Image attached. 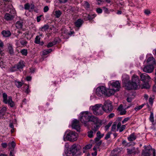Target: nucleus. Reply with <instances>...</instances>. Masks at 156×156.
I'll use <instances>...</instances> for the list:
<instances>
[{"label":"nucleus","mask_w":156,"mask_h":156,"mask_svg":"<svg viewBox=\"0 0 156 156\" xmlns=\"http://www.w3.org/2000/svg\"><path fill=\"white\" fill-rule=\"evenodd\" d=\"M153 90L154 91L156 92V86H154L153 87Z\"/></svg>","instance_id":"64"},{"label":"nucleus","mask_w":156,"mask_h":156,"mask_svg":"<svg viewBox=\"0 0 156 156\" xmlns=\"http://www.w3.org/2000/svg\"><path fill=\"white\" fill-rule=\"evenodd\" d=\"M106 87L104 86H101L98 87L96 90V94L99 97L101 96L103 94L105 95Z\"/></svg>","instance_id":"14"},{"label":"nucleus","mask_w":156,"mask_h":156,"mask_svg":"<svg viewBox=\"0 0 156 156\" xmlns=\"http://www.w3.org/2000/svg\"><path fill=\"white\" fill-rule=\"evenodd\" d=\"M115 115L114 113H111L108 116L109 118H111L113 117Z\"/></svg>","instance_id":"58"},{"label":"nucleus","mask_w":156,"mask_h":156,"mask_svg":"<svg viewBox=\"0 0 156 156\" xmlns=\"http://www.w3.org/2000/svg\"><path fill=\"white\" fill-rule=\"evenodd\" d=\"M93 131L91 130L88 132V136L90 138H92L93 136Z\"/></svg>","instance_id":"37"},{"label":"nucleus","mask_w":156,"mask_h":156,"mask_svg":"<svg viewBox=\"0 0 156 156\" xmlns=\"http://www.w3.org/2000/svg\"><path fill=\"white\" fill-rule=\"evenodd\" d=\"M16 65L18 70L22 69L25 66L24 62L22 61H20Z\"/></svg>","instance_id":"19"},{"label":"nucleus","mask_w":156,"mask_h":156,"mask_svg":"<svg viewBox=\"0 0 156 156\" xmlns=\"http://www.w3.org/2000/svg\"><path fill=\"white\" fill-rule=\"evenodd\" d=\"M97 137L101 138L104 136V134H102V135H101L100 132L99 131H98L97 133Z\"/></svg>","instance_id":"43"},{"label":"nucleus","mask_w":156,"mask_h":156,"mask_svg":"<svg viewBox=\"0 0 156 156\" xmlns=\"http://www.w3.org/2000/svg\"><path fill=\"white\" fill-rule=\"evenodd\" d=\"M109 87L110 88L114 89L115 90L118 91L120 88V84L119 81H110L108 83Z\"/></svg>","instance_id":"11"},{"label":"nucleus","mask_w":156,"mask_h":156,"mask_svg":"<svg viewBox=\"0 0 156 156\" xmlns=\"http://www.w3.org/2000/svg\"><path fill=\"white\" fill-rule=\"evenodd\" d=\"M62 14V12H61L59 10H58L57 11H56L55 12V16L57 18H59L61 16Z\"/></svg>","instance_id":"31"},{"label":"nucleus","mask_w":156,"mask_h":156,"mask_svg":"<svg viewBox=\"0 0 156 156\" xmlns=\"http://www.w3.org/2000/svg\"><path fill=\"white\" fill-rule=\"evenodd\" d=\"M3 46V44L2 41L0 40V47H2Z\"/></svg>","instance_id":"63"},{"label":"nucleus","mask_w":156,"mask_h":156,"mask_svg":"<svg viewBox=\"0 0 156 156\" xmlns=\"http://www.w3.org/2000/svg\"><path fill=\"white\" fill-rule=\"evenodd\" d=\"M16 145V143L13 141L9 144V145L10 147V148H14Z\"/></svg>","instance_id":"35"},{"label":"nucleus","mask_w":156,"mask_h":156,"mask_svg":"<svg viewBox=\"0 0 156 156\" xmlns=\"http://www.w3.org/2000/svg\"><path fill=\"white\" fill-rule=\"evenodd\" d=\"M126 100L128 102H130L132 101V99L131 98H127Z\"/></svg>","instance_id":"62"},{"label":"nucleus","mask_w":156,"mask_h":156,"mask_svg":"<svg viewBox=\"0 0 156 156\" xmlns=\"http://www.w3.org/2000/svg\"><path fill=\"white\" fill-rule=\"evenodd\" d=\"M23 26V21L21 20L19 21H18L15 24L16 27V28L19 29H21L22 28Z\"/></svg>","instance_id":"20"},{"label":"nucleus","mask_w":156,"mask_h":156,"mask_svg":"<svg viewBox=\"0 0 156 156\" xmlns=\"http://www.w3.org/2000/svg\"><path fill=\"white\" fill-rule=\"evenodd\" d=\"M110 126H111L110 124H109V125H108L106 126H105V129L106 130H107V129L109 128V127Z\"/></svg>","instance_id":"60"},{"label":"nucleus","mask_w":156,"mask_h":156,"mask_svg":"<svg viewBox=\"0 0 156 156\" xmlns=\"http://www.w3.org/2000/svg\"><path fill=\"white\" fill-rule=\"evenodd\" d=\"M41 37L39 36H37L35 40V42L36 44H39L40 43Z\"/></svg>","instance_id":"34"},{"label":"nucleus","mask_w":156,"mask_h":156,"mask_svg":"<svg viewBox=\"0 0 156 156\" xmlns=\"http://www.w3.org/2000/svg\"><path fill=\"white\" fill-rule=\"evenodd\" d=\"M80 119L81 122L85 125L87 122H93L94 124L92 129L94 132L96 131L101 125V121L97 117L92 115L91 113L88 112H81L80 114Z\"/></svg>","instance_id":"1"},{"label":"nucleus","mask_w":156,"mask_h":156,"mask_svg":"<svg viewBox=\"0 0 156 156\" xmlns=\"http://www.w3.org/2000/svg\"><path fill=\"white\" fill-rule=\"evenodd\" d=\"M144 12L145 14L147 15H148L151 13V12L150 10L148 9L145 10H144Z\"/></svg>","instance_id":"44"},{"label":"nucleus","mask_w":156,"mask_h":156,"mask_svg":"<svg viewBox=\"0 0 156 156\" xmlns=\"http://www.w3.org/2000/svg\"><path fill=\"white\" fill-rule=\"evenodd\" d=\"M122 79L123 83L125 84L126 89L127 90L136 89L140 85V80L136 75H134L132 76L131 82L129 81V77L126 74L122 75Z\"/></svg>","instance_id":"2"},{"label":"nucleus","mask_w":156,"mask_h":156,"mask_svg":"<svg viewBox=\"0 0 156 156\" xmlns=\"http://www.w3.org/2000/svg\"><path fill=\"white\" fill-rule=\"evenodd\" d=\"M8 46V51L9 53L12 55L14 53V50L12 45L10 44H7Z\"/></svg>","instance_id":"23"},{"label":"nucleus","mask_w":156,"mask_h":156,"mask_svg":"<svg viewBox=\"0 0 156 156\" xmlns=\"http://www.w3.org/2000/svg\"><path fill=\"white\" fill-rule=\"evenodd\" d=\"M117 92L114 89L112 88H110L109 87V88L108 89H106L105 95L110 96L114 95L115 92Z\"/></svg>","instance_id":"16"},{"label":"nucleus","mask_w":156,"mask_h":156,"mask_svg":"<svg viewBox=\"0 0 156 156\" xmlns=\"http://www.w3.org/2000/svg\"><path fill=\"white\" fill-rule=\"evenodd\" d=\"M79 147L76 144L73 145L69 148V150H68L66 153V156H73Z\"/></svg>","instance_id":"10"},{"label":"nucleus","mask_w":156,"mask_h":156,"mask_svg":"<svg viewBox=\"0 0 156 156\" xmlns=\"http://www.w3.org/2000/svg\"><path fill=\"white\" fill-rule=\"evenodd\" d=\"M92 155L93 156H96L97 155V151H95L94 153H92Z\"/></svg>","instance_id":"61"},{"label":"nucleus","mask_w":156,"mask_h":156,"mask_svg":"<svg viewBox=\"0 0 156 156\" xmlns=\"http://www.w3.org/2000/svg\"><path fill=\"white\" fill-rule=\"evenodd\" d=\"M48 28V26L47 25H44V27L41 28V30L45 31Z\"/></svg>","instance_id":"46"},{"label":"nucleus","mask_w":156,"mask_h":156,"mask_svg":"<svg viewBox=\"0 0 156 156\" xmlns=\"http://www.w3.org/2000/svg\"><path fill=\"white\" fill-rule=\"evenodd\" d=\"M2 34L5 37H8L11 35V33L9 30H3L2 31Z\"/></svg>","instance_id":"25"},{"label":"nucleus","mask_w":156,"mask_h":156,"mask_svg":"<svg viewBox=\"0 0 156 156\" xmlns=\"http://www.w3.org/2000/svg\"><path fill=\"white\" fill-rule=\"evenodd\" d=\"M7 110V108L5 107H3L0 109V116L1 118H2L5 115Z\"/></svg>","instance_id":"22"},{"label":"nucleus","mask_w":156,"mask_h":156,"mask_svg":"<svg viewBox=\"0 0 156 156\" xmlns=\"http://www.w3.org/2000/svg\"><path fill=\"white\" fill-rule=\"evenodd\" d=\"M154 98L150 97L149 98V102L151 104H152L153 103V100Z\"/></svg>","instance_id":"53"},{"label":"nucleus","mask_w":156,"mask_h":156,"mask_svg":"<svg viewBox=\"0 0 156 156\" xmlns=\"http://www.w3.org/2000/svg\"><path fill=\"white\" fill-rule=\"evenodd\" d=\"M3 102L5 104H8L11 108H13L15 106V103L12 100L11 96L7 97V94L4 93L2 94Z\"/></svg>","instance_id":"6"},{"label":"nucleus","mask_w":156,"mask_h":156,"mask_svg":"<svg viewBox=\"0 0 156 156\" xmlns=\"http://www.w3.org/2000/svg\"><path fill=\"white\" fill-rule=\"evenodd\" d=\"M111 133H108L106 135L105 137V139H107L110 137Z\"/></svg>","instance_id":"51"},{"label":"nucleus","mask_w":156,"mask_h":156,"mask_svg":"<svg viewBox=\"0 0 156 156\" xmlns=\"http://www.w3.org/2000/svg\"><path fill=\"white\" fill-rule=\"evenodd\" d=\"M84 7L86 9H88L90 7V5L88 2H86L84 4Z\"/></svg>","instance_id":"45"},{"label":"nucleus","mask_w":156,"mask_h":156,"mask_svg":"<svg viewBox=\"0 0 156 156\" xmlns=\"http://www.w3.org/2000/svg\"><path fill=\"white\" fill-rule=\"evenodd\" d=\"M127 151L128 152L129 154H132V153H135V151H134L133 148L132 149H127Z\"/></svg>","instance_id":"41"},{"label":"nucleus","mask_w":156,"mask_h":156,"mask_svg":"<svg viewBox=\"0 0 156 156\" xmlns=\"http://www.w3.org/2000/svg\"><path fill=\"white\" fill-rule=\"evenodd\" d=\"M136 138L137 136L136 134L133 133L129 136L127 139L129 141H131L134 140Z\"/></svg>","instance_id":"21"},{"label":"nucleus","mask_w":156,"mask_h":156,"mask_svg":"<svg viewBox=\"0 0 156 156\" xmlns=\"http://www.w3.org/2000/svg\"><path fill=\"white\" fill-rule=\"evenodd\" d=\"M150 121L153 123L154 122V115L152 113H151L150 117Z\"/></svg>","instance_id":"39"},{"label":"nucleus","mask_w":156,"mask_h":156,"mask_svg":"<svg viewBox=\"0 0 156 156\" xmlns=\"http://www.w3.org/2000/svg\"><path fill=\"white\" fill-rule=\"evenodd\" d=\"M144 149L142 150V156H151V154L153 156H155V151L152 149L150 145L145 146L143 147Z\"/></svg>","instance_id":"5"},{"label":"nucleus","mask_w":156,"mask_h":156,"mask_svg":"<svg viewBox=\"0 0 156 156\" xmlns=\"http://www.w3.org/2000/svg\"><path fill=\"white\" fill-rule=\"evenodd\" d=\"M49 9L48 7V6H45L44 8V12H47Z\"/></svg>","instance_id":"54"},{"label":"nucleus","mask_w":156,"mask_h":156,"mask_svg":"<svg viewBox=\"0 0 156 156\" xmlns=\"http://www.w3.org/2000/svg\"><path fill=\"white\" fill-rule=\"evenodd\" d=\"M87 150V149L86 147H83V153H85L86 152Z\"/></svg>","instance_id":"59"},{"label":"nucleus","mask_w":156,"mask_h":156,"mask_svg":"<svg viewBox=\"0 0 156 156\" xmlns=\"http://www.w3.org/2000/svg\"><path fill=\"white\" fill-rule=\"evenodd\" d=\"M96 11L98 13H101L102 12V10L100 8H98L97 9Z\"/></svg>","instance_id":"50"},{"label":"nucleus","mask_w":156,"mask_h":156,"mask_svg":"<svg viewBox=\"0 0 156 156\" xmlns=\"http://www.w3.org/2000/svg\"><path fill=\"white\" fill-rule=\"evenodd\" d=\"M52 51V49H48L45 50L43 51V55H45L48 54L49 53L51 52Z\"/></svg>","instance_id":"32"},{"label":"nucleus","mask_w":156,"mask_h":156,"mask_svg":"<svg viewBox=\"0 0 156 156\" xmlns=\"http://www.w3.org/2000/svg\"><path fill=\"white\" fill-rule=\"evenodd\" d=\"M85 147L88 150L90 149L92 147V145L91 144H88L86 145Z\"/></svg>","instance_id":"56"},{"label":"nucleus","mask_w":156,"mask_h":156,"mask_svg":"<svg viewBox=\"0 0 156 156\" xmlns=\"http://www.w3.org/2000/svg\"><path fill=\"white\" fill-rule=\"evenodd\" d=\"M126 125H122L121 122H119L117 124L116 131H119L120 132H121L125 129Z\"/></svg>","instance_id":"18"},{"label":"nucleus","mask_w":156,"mask_h":156,"mask_svg":"<svg viewBox=\"0 0 156 156\" xmlns=\"http://www.w3.org/2000/svg\"><path fill=\"white\" fill-rule=\"evenodd\" d=\"M17 68V66L15 65L11 67L9 69V71L12 72L16 71L18 70Z\"/></svg>","instance_id":"30"},{"label":"nucleus","mask_w":156,"mask_h":156,"mask_svg":"<svg viewBox=\"0 0 156 156\" xmlns=\"http://www.w3.org/2000/svg\"><path fill=\"white\" fill-rule=\"evenodd\" d=\"M14 83L15 85L18 88H20L21 87L23 84V81L20 82L17 80L14 81Z\"/></svg>","instance_id":"26"},{"label":"nucleus","mask_w":156,"mask_h":156,"mask_svg":"<svg viewBox=\"0 0 156 156\" xmlns=\"http://www.w3.org/2000/svg\"><path fill=\"white\" fill-rule=\"evenodd\" d=\"M25 88L27 89L25 91V92L28 94L30 92V90L29 89V86L28 85H26L25 87Z\"/></svg>","instance_id":"40"},{"label":"nucleus","mask_w":156,"mask_h":156,"mask_svg":"<svg viewBox=\"0 0 156 156\" xmlns=\"http://www.w3.org/2000/svg\"><path fill=\"white\" fill-rule=\"evenodd\" d=\"M10 13H7L4 16L5 19L7 21H12L16 16V12L14 9L11 10Z\"/></svg>","instance_id":"9"},{"label":"nucleus","mask_w":156,"mask_h":156,"mask_svg":"<svg viewBox=\"0 0 156 156\" xmlns=\"http://www.w3.org/2000/svg\"><path fill=\"white\" fill-rule=\"evenodd\" d=\"M86 16H84L86 17L87 20H91L92 19H94L96 16L95 14H85Z\"/></svg>","instance_id":"27"},{"label":"nucleus","mask_w":156,"mask_h":156,"mask_svg":"<svg viewBox=\"0 0 156 156\" xmlns=\"http://www.w3.org/2000/svg\"><path fill=\"white\" fill-rule=\"evenodd\" d=\"M117 127V126L116 125V124L115 123V122L112 125L111 130L112 131H116V127Z\"/></svg>","instance_id":"33"},{"label":"nucleus","mask_w":156,"mask_h":156,"mask_svg":"<svg viewBox=\"0 0 156 156\" xmlns=\"http://www.w3.org/2000/svg\"><path fill=\"white\" fill-rule=\"evenodd\" d=\"M55 44V43L54 42H51L49 43L47 45L48 48H49L52 46L53 45Z\"/></svg>","instance_id":"42"},{"label":"nucleus","mask_w":156,"mask_h":156,"mask_svg":"<svg viewBox=\"0 0 156 156\" xmlns=\"http://www.w3.org/2000/svg\"><path fill=\"white\" fill-rule=\"evenodd\" d=\"M72 127L73 129H76L77 131H80V128L79 122L77 120H74L73 121L72 124Z\"/></svg>","instance_id":"15"},{"label":"nucleus","mask_w":156,"mask_h":156,"mask_svg":"<svg viewBox=\"0 0 156 156\" xmlns=\"http://www.w3.org/2000/svg\"><path fill=\"white\" fill-rule=\"evenodd\" d=\"M129 119L130 118L129 117H127L125 118L122 122V124L125 123L126 122L129 120Z\"/></svg>","instance_id":"47"},{"label":"nucleus","mask_w":156,"mask_h":156,"mask_svg":"<svg viewBox=\"0 0 156 156\" xmlns=\"http://www.w3.org/2000/svg\"><path fill=\"white\" fill-rule=\"evenodd\" d=\"M139 75L140 80L144 83L141 87V88H148L149 87V85L148 82L151 79L150 77L146 73H140L139 74Z\"/></svg>","instance_id":"4"},{"label":"nucleus","mask_w":156,"mask_h":156,"mask_svg":"<svg viewBox=\"0 0 156 156\" xmlns=\"http://www.w3.org/2000/svg\"><path fill=\"white\" fill-rule=\"evenodd\" d=\"M118 110L120 112V114L121 115H124L126 114V111L125 109L122 108V105H120L118 108Z\"/></svg>","instance_id":"24"},{"label":"nucleus","mask_w":156,"mask_h":156,"mask_svg":"<svg viewBox=\"0 0 156 156\" xmlns=\"http://www.w3.org/2000/svg\"><path fill=\"white\" fill-rule=\"evenodd\" d=\"M83 23V21L80 19H78L75 22V25L77 27H80Z\"/></svg>","instance_id":"28"},{"label":"nucleus","mask_w":156,"mask_h":156,"mask_svg":"<svg viewBox=\"0 0 156 156\" xmlns=\"http://www.w3.org/2000/svg\"><path fill=\"white\" fill-rule=\"evenodd\" d=\"M78 136L77 133L73 131H67L64 135L63 140L64 141L67 140L74 141L77 140Z\"/></svg>","instance_id":"3"},{"label":"nucleus","mask_w":156,"mask_h":156,"mask_svg":"<svg viewBox=\"0 0 156 156\" xmlns=\"http://www.w3.org/2000/svg\"><path fill=\"white\" fill-rule=\"evenodd\" d=\"M20 42L21 44L23 45H26L27 43L26 41L24 40L21 41Z\"/></svg>","instance_id":"48"},{"label":"nucleus","mask_w":156,"mask_h":156,"mask_svg":"<svg viewBox=\"0 0 156 156\" xmlns=\"http://www.w3.org/2000/svg\"><path fill=\"white\" fill-rule=\"evenodd\" d=\"M21 52L23 55L25 56L27 55V50L24 49L22 50L21 51Z\"/></svg>","instance_id":"38"},{"label":"nucleus","mask_w":156,"mask_h":156,"mask_svg":"<svg viewBox=\"0 0 156 156\" xmlns=\"http://www.w3.org/2000/svg\"><path fill=\"white\" fill-rule=\"evenodd\" d=\"M102 143V141H100L97 143L95 145L97 147V148H99V146L101 145Z\"/></svg>","instance_id":"49"},{"label":"nucleus","mask_w":156,"mask_h":156,"mask_svg":"<svg viewBox=\"0 0 156 156\" xmlns=\"http://www.w3.org/2000/svg\"><path fill=\"white\" fill-rule=\"evenodd\" d=\"M42 16V15H41L39 16H38L37 17V22H39L41 20V17Z\"/></svg>","instance_id":"57"},{"label":"nucleus","mask_w":156,"mask_h":156,"mask_svg":"<svg viewBox=\"0 0 156 156\" xmlns=\"http://www.w3.org/2000/svg\"><path fill=\"white\" fill-rule=\"evenodd\" d=\"M154 68L155 67L152 66L147 64L144 66V67L142 68V69L144 72L146 73H151L154 71Z\"/></svg>","instance_id":"13"},{"label":"nucleus","mask_w":156,"mask_h":156,"mask_svg":"<svg viewBox=\"0 0 156 156\" xmlns=\"http://www.w3.org/2000/svg\"><path fill=\"white\" fill-rule=\"evenodd\" d=\"M103 8L104 10L105 13L108 14L109 13L108 9L107 8L104 7Z\"/></svg>","instance_id":"52"},{"label":"nucleus","mask_w":156,"mask_h":156,"mask_svg":"<svg viewBox=\"0 0 156 156\" xmlns=\"http://www.w3.org/2000/svg\"><path fill=\"white\" fill-rule=\"evenodd\" d=\"M34 8V5L33 3H27L24 5V9L28 10L30 12L33 11Z\"/></svg>","instance_id":"17"},{"label":"nucleus","mask_w":156,"mask_h":156,"mask_svg":"<svg viewBox=\"0 0 156 156\" xmlns=\"http://www.w3.org/2000/svg\"><path fill=\"white\" fill-rule=\"evenodd\" d=\"M3 148H6L7 146V144L5 143H3L1 144Z\"/></svg>","instance_id":"55"},{"label":"nucleus","mask_w":156,"mask_h":156,"mask_svg":"<svg viewBox=\"0 0 156 156\" xmlns=\"http://www.w3.org/2000/svg\"><path fill=\"white\" fill-rule=\"evenodd\" d=\"M75 153V154L73 155L74 156H80L82 154L81 150L80 148L79 147L78 149L76 151Z\"/></svg>","instance_id":"29"},{"label":"nucleus","mask_w":156,"mask_h":156,"mask_svg":"<svg viewBox=\"0 0 156 156\" xmlns=\"http://www.w3.org/2000/svg\"><path fill=\"white\" fill-rule=\"evenodd\" d=\"M144 62H146L147 64L152 66L154 67H155L156 65V61L153 57L152 56L147 57L145 60Z\"/></svg>","instance_id":"12"},{"label":"nucleus","mask_w":156,"mask_h":156,"mask_svg":"<svg viewBox=\"0 0 156 156\" xmlns=\"http://www.w3.org/2000/svg\"><path fill=\"white\" fill-rule=\"evenodd\" d=\"M103 110L106 112L108 113L112 112L113 110V107L111 101L109 100L105 101L104 105L102 106Z\"/></svg>","instance_id":"8"},{"label":"nucleus","mask_w":156,"mask_h":156,"mask_svg":"<svg viewBox=\"0 0 156 156\" xmlns=\"http://www.w3.org/2000/svg\"><path fill=\"white\" fill-rule=\"evenodd\" d=\"M144 105V104H142V105H140L139 106L136 107L134 108V109L136 111H138V110H140V109H141L143 107Z\"/></svg>","instance_id":"36"},{"label":"nucleus","mask_w":156,"mask_h":156,"mask_svg":"<svg viewBox=\"0 0 156 156\" xmlns=\"http://www.w3.org/2000/svg\"><path fill=\"white\" fill-rule=\"evenodd\" d=\"M102 106L101 104H97L94 106L91 107H92L93 113L94 115H99L103 114V111L101 108Z\"/></svg>","instance_id":"7"}]
</instances>
